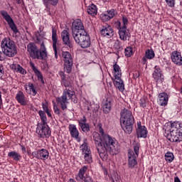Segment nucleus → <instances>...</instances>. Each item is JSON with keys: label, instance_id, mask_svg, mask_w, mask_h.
<instances>
[{"label": "nucleus", "instance_id": "35", "mask_svg": "<svg viewBox=\"0 0 182 182\" xmlns=\"http://www.w3.org/2000/svg\"><path fill=\"white\" fill-rule=\"evenodd\" d=\"M38 114L42 123H38V124H48V118L46 117L45 112L40 110L38 111Z\"/></svg>", "mask_w": 182, "mask_h": 182}, {"label": "nucleus", "instance_id": "53", "mask_svg": "<svg viewBox=\"0 0 182 182\" xmlns=\"http://www.w3.org/2000/svg\"><path fill=\"white\" fill-rule=\"evenodd\" d=\"M5 54H4L3 51H0V62L5 60Z\"/></svg>", "mask_w": 182, "mask_h": 182}, {"label": "nucleus", "instance_id": "32", "mask_svg": "<svg viewBox=\"0 0 182 182\" xmlns=\"http://www.w3.org/2000/svg\"><path fill=\"white\" fill-rule=\"evenodd\" d=\"M113 70L115 79H120V77H122V70L120 69V66H119L117 63H115L113 65Z\"/></svg>", "mask_w": 182, "mask_h": 182}, {"label": "nucleus", "instance_id": "22", "mask_svg": "<svg viewBox=\"0 0 182 182\" xmlns=\"http://www.w3.org/2000/svg\"><path fill=\"white\" fill-rule=\"evenodd\" d=\"M114 31H113L112 26H103L100 31L101 35L105 38H112V36L114 35Z\"/></svg>", "mask_w": 182, "mask_h": 182}, {"label": "nucleus", "instance_id": "57", "mask_svg": "<svg viewBox=\"0 0 182 182\" xmlns=\"http://www.w3.org/2000/svg\"><path fill=\"white\" fill-rule=\"evenodd\" d=\"M68 182H76L73 178L69 179Z\"/></svg>", "mask_w": 182, "mask_h": 182}, {"label": "nucleus", "instance_id": "41", "mask_svg": "<svg viewBox=\"0 0 182 182\" xmlns=\"http://www.w3.org/2000/svg\"><path fill=\"white\" fill-rule=\"evenodd\" d=\"M114 47L115 48V49H117L118 50H122L123 42L120 41L119 40H117L114 42Z\"/></svg>", "mask_w": 182, "mask_h": 182}, {"label": "nucleus", "instance_id": "36", "mask_svg": "<svg viewBox=\"0 0 182 182\" xmlns=\"http://www.w3.org/2000/svg\"><path fill=\"white\" fill-rule=\"evenodd\" d=\"M82 156H84V159L85 160V161H87V163H88L89 164H90V163H92L93 161V160L92 159V151H88L87 152H85L84 154H82Z\"/></svg>", "mask_w": 182, "mask_h": 182}, {"label": "nucleus", "instance_id": "24", "mask_svg": "<svg viewBox=\"0 0 182 182\" xmlns=\"http://www.w3.org/2000/svg\"><path fill=\"white\" fill-rule=\"evenodd\" d=\"M30 66L33 70V72L35 73L36 76L38 78V80H40L41 83L42 85H45V81L43 80V75H42V72L38 69V67L35 66V63H30Z\"/></svg>", "mask_w": 182, "mask_h": 182}, {"label": "nucleus", "instance_id": "49", "mask_svg": "<svg viewBox=\"0 0 182 182\" xmlns=\"http://www.w3.org/2000/svg\"><path fill=\"white\" fill-rule=\"evenodd\" d=\"M114 12H115L114 9H111L107 11V15L109 16L111 19H113V18H114V15H115Z\"/></svg>", "mask_w": 182, "mask_h": 182}, {"label": "nucleus", "instance_id": "40", "mask_svg": "<svg viewBox=\"0 0 182 182\" xmlns=\"http://www.w3.org/2000/svg\"><path fill=\"white\" fill-rule=\"evenodd\" d=\"M43 110L46 112L48 117H52V114H50V110L48 107V102H43L42 103Z\"/></svg>", "mask_w": 182, "mask_h": 182}, {"label": "nucleus", "instance_id": "58", "mask_svg": "<svg viewBox=\"0 0 182 182\" xmlns=\"http://www.w3.org/2000/svg\"><path fill=\"white\" fill-rule=\"evenodd\" d=\"M105 2H109V0H103Z\"/></svg>", "mask_w": 182, "mask_h": 182}, {"label": "nucleus", "instance_id": "38", "mask_svg": "<svg viewBox=\"0 0 182 182\" xmlns=\"http://www.w3.org/2000/svg\"><path fill=\"white\" fill-rule=\"evenodd\" d=\"M87 141L86 139H85L84 143L80 146L81 150H82V154H83L85 153H87L88 151H90V148H88Z\"/></svg>", "mask_w": 182, "mask_h": 182}, {"label": "nucleus", "instance_id": "30", "mask_svg": "<svg viewBox=\"0 0 182 182\" xmlns=\"http://www.w3.org/2000/svg\"><path fill=\"white\" fill-rule=\"evenodd\" d=\"M114 85L115 87L119 90V92H123L124 90V82H123L122 77H119V79H116V80L114 81Z\"/></svg>", "mask_w": 182, "mask_h": 182}, {"label": "nucleus", "instance_id": "46", "mask_svg": "<svg viewBox=\"0 0 182 182\" xmlns=\"http://www.w3.org/2000/svg\"><path fill=\"white\" fill-rule=\"evenodd\" d=\"M122 19V23H123L122 28H127V23H129V19L127 18V17H126V16H123Z\"/></svg>", "mask_w": 182, "mask_h": 182}, {"label": "nucleus", "instance_id": "10", "mask_svg": "<svg viewBox=\"0 0 182 182\" xmlns=\"http://www.w3.org/2000/svg\"><path fill=\"white\" fill-rule=\"evenodd\" d=\"M0 14L4 19H5V21L7 22L9 28L11 29L14 33H18L19 32V30H18L16 24H15V22L14 21V19H12V17H11V16L8 14V11L1 10L0 11Z\"/></svg>", "mask_w": 182, "mask_h": 182}, {"label": "nucleus", "instance_id": "42", "mask_svg": "<svg viewBox=\"0 0 182 182\" xmlns=\"http://www.w3.org/2000/svg\"><path fill=\"white\" fill-rule=\"evenodd\" d=\"M124 54L127 58H130L133 55V48L130 46L127 47L124 50Z\"/></svg>", "mask_w": 182, "mask_h": 182}, {"label": "nucleus", "instance_id": "31", "mask_svg": "<svg viewBox=\"0 0 182 182\" xmlns=\"http://www.w3.org/2000/svg\"><path fill=\"white\" fill-rule=\"evenodd\" d=\"M8 157H9L10 159H13L14 161H21V159H22V156L16 151H11L9 152Z\"/></svg>", "mask_w": 182, "mask_h": 182}, {"label": "nucleus", "instance_id": "43", "mask_svg": "<svg viewBox=\"0 0 182 182\" xmlns=\"http://www.w3.org/2000/svg\"><path fill=\"white\" fill-rule=\"evenodd\" d=\"M165 159L168 161L169 163H171V161H173V160H174V154H173V153L171 152H167L165 154Z\"/></svg>", "mask_w": 182, "mask_h": 182}, {"label": "nucleus", "instance_id": "23", "mask_svg": "<svg viewBox=\"0 0 182 182\" xmlns=\"http://www.w3.org/2000/svg\"><path fill=\"white\" fill-rule=\"evenodd\" d=\"M156 54L154 53V50L153 49H148L146 50L144 56L141 59V63L143 65H146L147 63V59L151 60V59H154Z\"/></svg>", "mask_w": 182, "mask_h": 182}, {"label": "nucleus", "instance_id": "14", "mask_svg": "<svg viewBox=\"0 0 182 182\" xmlns=\"http://www.w3.org/2000/svg\"><path fill=\"white\" fill-rule=\"evenodd\" d=\"M33 157L38 160H48L49 159V151L46 149H42L32 152Z\"/></svg>", "mask_w": 182, "mask_h": 182}, {"label": "nucleus", "instance_id": "59", "mask_svg": "<svg viewBox=\"0 0 182 182\" xmlns=\"http://www.w3.org/2000/svg\"><path fill=\"white\" fill-rule=\"evenodd\" d=\"M139 75L138 76H136V77H139Z\"/></svg>", "mask_w": 182, "mask_h": 182}, {"label": "nucleus", "instance_id": "16", "mask_svg": "<svg viewBox=\"0 0 182 182\" xmlns=\"http://www.w3.org/2000/svg\"><path fill=\"white\" fill-rule=\"evenodd\" d=\"M61 38L63 41V45L72 49L73 48V43L70 41V34H69V31L68 30H63L61 32Z\"/></svg>", "mask_w": 182, "mask_h": 182}, {"label": "nucleus", "instance_id": "9", "mask_svg": "<svg viewBox=\"0 0 182 182\" xmlns=\"http://www.w3.org/2000/svg\"><path fill=\"white\" fill-rule=\"evenodd\" d=\"M36 133L41 139H49L52 131H50V127L48 124H38Z\"/></svg>", "mask_w": 182, "mask_h": 182}, {"label": "nucleus", "instance_id": "13", "mask_svg": "<svg viewBox=\"0 0 182 182\" xmlns=\"http://www.w3.org/2000/svg\"><path fill=\"white\" fill-rule=\"evenodd\" d=\"M153 79L155 80L156 85L159 83H163L164 82V75H163V71L159 66L156 65L154 68V72L152 73Z\"/></svg>", "mask_w": 182, "mask_h": 182}, {"label": "nucleus", "instance_id": "48", "mask_svg": "<svg viewBox=\"0 0 182 182\" xmlns=\"http://www.w3.org/2000/svg\"><path fill=\"white\" fill-rule=\"evenodd\" d=\"M53 110L55 114H58V116H60V109L58 108V105H56V103H54L53 105Z\"/></svg>", "mask_w": 182, "mask_h": 182}, {"label": "nucleus", "instance_id": "12", "mask_svg": "<svg viewBox=\"0 0 182 182\" xmlns=\"http://www.w3.org/2000/svg\"><path fill=\"white\" fill-rule=\"evenodd\" d=\"M86 171H87V166H82L78 171L77 175L75 178L77 181H84V182H94L93 179L90 176H85L86 174Z\"/></svg>", "mask_w": 182, "mask_h": 182}, {"label": "nucleus", "instance_id": "34", "mask_svg": "<svg viewBox=\"0 0 182 182\" xmlns=\"http://www.w3.org/2000/svg\"><path fill=\"white\" fill-rule=\"evenodd\" d=\"M87 12L91 16H95V15H97V7L95 4H91L88 6Z\"/></svg>", "mask_w": 182, "mask_h": 182}, {"label": "nucleus", "instance_id": "50", "mask_svg": "<svg viewBox=\"0 0 182 182\" xmlns=\"http://www.w3.org/2000/svg\"><path fill=\"white\" fill-rule=\"evenodd\" d=\"M86 122H87V120L86 119V117L83 116L82 119L78 120V124L80 125V123L85 124H86Z\"/></svg>", "mask_w": 182, "mask_h": 182}, {"label": "nucleus", "instance_id": "27", "mask_svg": "<svg viewBox=\"0 0 182 182\" xmlns=\"http://www.w3.org/2000/svg\"><path fill=\"white\" fill-rule=\"evenodd\" d=\"M68 129L71 137L77 140L79 139V130L76 127V125L70 124H69Z\"/></svg>", "mask_w": 182, "mask_h": 182}, {"label": "nucleus", "instance_id": "52", "mask_svg": "<svg viewBox=\"0 0 182 182\" xmlns=\"http://www.w3.org/2000/svg\"><path fill=\"white\" fill-rule=\"evenodd\" d=\"M102 19H103V21H110V19H112V18H110L109 16H108V14H103Z\"/></svg>", "mask_w": 182, "mask_h": 182}, {"label": "nucleus", "instance_id": "37", "mask_svg": "<svg viewBox=\"0 0 182 182\" xmlns=\"http://www.w3.org/2000/svg\"><path fill=\"white\" fill-rule=\"evenodd\" d=\"M79 126L84 133H87L90 131V125L87 123L82 124V122H80Z\"/></svg>", "mask_w": 182, "mask_h": 182}, {"label": "nucleus", "instance_id": "8", "mask_svg": "<svg viewBox=\"0 0 182 182\" xmlns=\"http://www.w3.org/2000/svg\"><path fill=\"white\" fill-rule=\"evenodd\" d=\"M63 60L64 62V72L70 73L72 67L73 66V57L68 51L62 52Z\"/></svg>", "mask_w": 182, "mask_h": 182}, {"label": "nucleus", "instance_id": "19", "mask_svg": "<svg viewBox=\"0 0 182 182\" xmlns=\"http://www.w3.org/2000/svg\"><path fill=\"white\" fill-rule=\"evenodd\" d=\"M137 157L132 150L128 151V166L129 168H134V166L137 164Z\"/></svg>", "mask_w": 182, "mask_h": 182}, {"label": "nucleus", "instance_id": "5", "mask_svg": "<svg viewBox=\"0 0 182 182\" xmlns=\"http://www.w3.org/2000/svg\"><path fill=\"white\" fill-rule=\"evenodd\" d=\"M1 50L7 58H14L18 55V46L14 40L9 38H4L1 42Z\"/></svg>", "mask_w": 182, "mask_h": 182}, {"label": "nucleus", "instance_id": "54", "mask_svg": "<svg viewBox=\"0 0 182 182\" xmlns=\"http://www.w3.org/2000/svg\"><path fill=\"white\" fill-rule=\"evenodd\" d=\"M19 146L21 148V151L23 153V154H25V153H26V147H25V146L22 145V144H19Z\"/></svg>", "mask_w": 182, "mask_h": 182}, {"label": "nucleus", "instance_id": "15", "mask_svg": "<svg viewBox=\"0 0 182 182\" xmlns=\"http://www.w3.org/2000/svg\"><path fill=\"white\" fill-rule=\"evenodd\" d=\"M52 42L55 58L58 59V55H59L58 50V31L56 28H55V27H52Z\"/></svg>", "mask_w": 182, "mask_h": 182}, {"label": "nucleus", "instance_id": "44", "mask_svg": "<svg viewBox=\"0 0 182 182\" xmlns=\"http://www.w3.org/2000/svg\"><path fill=\"white\" fill-rule=\"evenodd\" d=\"M28 87H29V90L30 92H32V95L33 96H36V93H38V92H36V89H35V86H33V83H29L28 84Z\"/></svg>", "mask_w": 182, "mask_h": 182}, {"label": "nucleus", "instance_id": "11", "mask_svg": "<svg viewBox=\"0 0 182 182\" xmlns=\"http://www.w3.org/2000/svg\"><path fill=\"white\" fill-rule=\"evenodd\" d=\"M82 32H86V30H85V26H83L82 20H75L72 24V36L79 35V33H82Z\"/></svg>", "mask_w": 182, "mask_h": 182}, {"label": "nucleus", "instance_id": "21", "mask_svg": "<svg viewBox=\"0 0 182 182\" xmlns=\"http://www.w3.org/2000/svg\"><path fill=\"white\" fill-rule=\"evenodd\" d=\"M16 100L21 105V106H26L28 105V100L23 94V92L19 90L15 97Z\"/></svg>", "mask_w": 182, "mask_h": 182}, {"label": "nucleus", "instance_id": "55", "mask_svg": "<svg viewBox=\"0 0 182 182\" xmlns=\"http://www.w3.org/2000/svg\"><path fill=\"white\" fill-rule=\"evenodd\" d=\"M2 107V92L0 91V110Z\"/></svg>", "mask_w": 182, "mask_h": 182}, {"label": "nucleus", "instance_id": "20", "mask_svg": "<svg viewBox=\"0 0 182 182\" xmlns=\"http://www.w3.org/2000/svg\"><path fill=\"white\" fill-rule=\"evenodd\" d=\"M171 59L177 66H182V56L181 53L178 51H173L171 55Z\"/></svg>", "mask_w": 182, "mask_h": 182}, {"label": "nucleus", "instance_id": "26", "mask_svg": "<svg viewBox=\"0 0 182 182\" xmlns=\"http://www.w3.org/2000/svg\"><path fill=\"white\" fill-rule=\"evenodd\" d=\"M147 128L141 124L138 125V129H136V136L138 138L142 137L146 139L147 137Z\"/></svg>", "mask_w": 182, "mask_h": 182}, {"label": "nucleus", "instance_id": "56", "mask_svg": "<svg viewBox=\"0 0 182 182\" xmlns=\"http://www.w3.org/2000/svg\"><path fill=\"white\" fill-rule=\"evenodd\" d=\"M117 25H118L119 31L120 28H122V23L120 21H117Z\"/></svg>", "mask_w": 182, "mask_h": 182}, {"label": "nucleus", "instance_id": "4", "mask_svg": "<svg viewBox=\"0 0 182 182\" xmlns=\"http://www.w3.org/2000/svg\"><path fill=\"white\" fill-rule=\"evenodd\" d=\"M120 123L122 130L127 134H131L134 127V117L130 109L124 108L120 112Z\"/></svg>", "mask_w": 182, "mask_h": 182}, {"label": "nucleus", "instance_id": "25", "mask_svg": "<svg viewBox=\"0 0 182 182\" xmlns=\"http://www.w3.org/2000/svg\"><path fill=\"white\" fill-rule=\"evenodd\" d=\"M158 103L160 106H167L168 103V95L166 92H161L158 95Z\"/></svg>", "mask_w": 182, "mask_h": 182}, {"label": "nucleus", "instance_id": "29", "mask_svg": "<svg viewBox=\"0 0 182 182\" xmlns=\"http://www.w3.org/2000/svg\"><path fill=\"white\" fill-rule=\"evenodd\" d=\"M10 68L13 72L21 73V75H26V70L22 68L19 64H11Z\"/></svg>", "mask_w": 182, "mask_h": 182}, {"label": "nucleus", "instance_id": "18", "mask_svg": "<svg viewBox=\"0 0 182 182\" xmlns=\"http://www.w3.org/2000/svg\"><path fill=\"white\" fill-rule=\"evenodd\" d=\"M118 34L119 36V39L121 41H129L130 38L132 37V35L130 34V31L127 30V27H120L119 30L118 31Z\"/></svg>", "mask_w": 182, "mask_h": 182}, {"label": "nucleus", "instance_id": "28", "mask_svg": "<svg viewBox=\"0 0 182 182\" xmlns=\"http://www.w3.org/2000/svg\"><path fill=\"white\" fill-rule=\"evenodd\" d=\"M43 5L46 6V10L47 12L50 11V6H56L59 3V0H43Z\"/></svg>", "mask_w": 182, "mask_h": 182}, {"label": "nucleus", "instance_id": "3", "mask_svg": "<svg viewBox=\"0 0 182 182\" xmlns=\"http://www.w3.org/2000/svg\"><path fill=\"white\" fill-rule=\"evenodd\" d=\"M170 129L164 128L165 133L164 136L170 141H173L174 143H180L182 141V123L181 122H171L168 124Z\"/></svg>", "mask_w": 182, "mask_h": 182}, {"label": "nucleus", "instance_id": "33", "mask_svg": "<svg viewBox=\"0 0 182 182\" xmlns=\"http://www.w3.org/2000/svg\"><path fill=\"white\" fill-rule=\"evenodd\" d=\"M103 112L105 114H107L112 110V101L107 100L102 107Z\"/></svg>", "mask_w": 182, "mask_h": 182}, {"label": "nucleus", "instance_id": "6", "mask_svg": "<svg viewBox=\"0 0 182 182\" xmlns=\"http://www.w3.org/2000/svg\"><path fill=\"white\" fill-rule=\"evenodd\" d=\"M70 100L73 103H77V98L75 95V91L65 88L63 92V95L56 98V102L58 105H60L62 110H66Z\"/></svg>", "mask_w": 182, "mask_h": 182}, {"label": "nucleus", "instance_id": "2", "mask_svg": "<svg viewBox=\"0 0 182 182\" xmlns=\"http://www.w3.org/2000/svg\"><path fill=\"white\" fill-rule=\"evenodd\" d=\"M36 43L40 45V48L35 44V43H29L27 45V52L28 56L31 59H38V60H46L48 58V50H46V46H45V38L41 34H37L36 36Z\"/></svg>", "mask_w": 182, "mask_h": 182}, {"label": "nucleus", "instance_id": "51", "mask_svg": "<svg viewBox=\"0 0 182 182\" xmlns=\"http://www.w3.org/2000/svg\"><path fill=\"white\" fill-rule=\"evenodd\" d=\"M5 71L4 70V65H2V64H0V77H2Z\"/></svg>", "mask_w": 182, "mask_h": 182}, {"label": "nucleus", "instance_id": "39", "mask_svg": "<svg viewBox=\"0 0 182 182\" xmlns=\"http://www.w3.org/2000/svg\"><path fill=\"white\" fill-rule=\"evenodd\" d=\"M133 146L134 155L139 157V153L140 151V144L139 142H134Z\"/></svg>", "mask_w": 182, "mask_h": 182}, {"label": "nucleus", "instance_id": "17", "mask_svg": "<svg viewBox=\"0 0 182 182\" xmlns=\"http://www.w3.org/2000/svg\"><path fill=\"white\" fill-rule=\"evenodd\" d=\"M59 75L61 77V85L65 86V87H72L73 80L70 77L67 76L63 71L60 72Z\"/></svg>", "mask_w": 182, "mask_h": 182}, {"label": "nucleus", "instance_id": "47", "mask_svg": "<svg viewBox=\"0 0 182 182\" xmlns=\"http://www.w3.org/2000/svg\"><path fill=\"white\" fill-rule=\"evenodd\" d=\"M139 105H140V107H143V109L146 107V98L141 97L139 100Z\"/></svg>", "mask_w": 182, "mask_h": 182}, {"label": "nucleus", "instance_id": "7", "mask_svg": "<svg viewBox=\"0 0 182 182\" xmlns=\"http://www.w3.org/2000/svg\"><path fill=\"white\" fill-rule=\"evenodd\" d=\"M73 38L75 42L82 49L90 47L92 42L90 41V36L87 34V32L82 31L81 33L73 36Z\"/></svg>", "mask_w": 182, "mask_h": 182}, {"label": "nucleus", "instance_id": "45", "mask_svg": "<svg viewBox=\"0 0 182 182\" xmlns=\"http://www.w3.org/2000/svg\"><path fill=\"white\" fill-rule=\"evenodd\" d=\"M165 2L170 8H174V5H176V0H165Z\"/></svg>", "mask_w": 182, "mask_h": 182}, {"label": "nucleus", "instance_id": "1", "mask_svg": "<svg viewBox=\"0 0 182 182\" xmlns=\"http://www.w3.org/2000/svg\"><path fill=\"white\" fill-rule=\"evenodd\" d=\"M97 129H98L99 133L93 132V139L100 159L102 161H106L109 158L107 151L112 156L119 153V142L116 139L112 138L109 134L105 133L102 124H98Z\"/></svg>", "mask_w": 182, "mask_h": 182}]
</instances>
